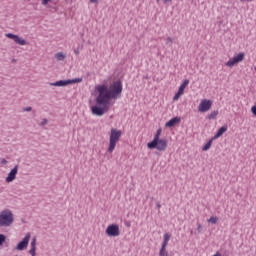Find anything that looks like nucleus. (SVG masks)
Instances as JSON below:
<instances>
[{"mask_svg": "<svg viewBox=\"0 0 256 256\" xmlns=\"http://www.w3.org/2000/svg\"><path fill=\"white\" fill-rule=\"evenodd\" d=\"M15 223V215L9 209L1 211V227H12Z\"/></svg>", "mask_w": 256, "mask_h": 256, "instance_id": "4", "label": "nucleus"}, {"mask_svg": "<svg viewBox=\"0 0 256 256\" xmlns=\"http://www.w3.org/2000/svg\"><path fill=\"white\" fill-rule=\"evenodd\" d=\"M203 231V226L201 224H197V229L195 231V235H199Z\"/></svg>", "mask_w": 256, "mask_h": 256, "instance_id": "21", "label": "nucleus"}, {"mask_svg": "<svg viewBox=\"0 0 256 256\" xmlns=\"http://www.w3.org/2000/svg\"><path fill=\"white\" fill-rule=\"evenodd\" d=\"M29 241H31V233H26L25 237L16 245L17 251H25L29 246Z\"/></svg>", "mask_w": 256, "mask_h": 256, "instance_id": "7", "label": "nucleus"}, {"mask_svg": "<svg viewBox=\"0 0 256 256\" xmlns=\"http://www.w3.org/2000/svg\"><path fill=\"white\" fill-rule=\"evenodd\" d=\"M156 207H157L158 209H161V204H160L159 202H157V203H156Z\"/></svg>", "mask_w": 256, "mask_h": 256, "instance_id": "32", "label": "nucleus"}, {"mask_svg": "<svg viewBox=\"0 0 256 256\" xmlns=\"http://www.w3.org/2000/svg\"><path fill=\"white\" fill-rule=\"evenodd\" d=\"M0 223H1V214H0Z\"/></svg>", "mask_w": 256, "mask_h": 256, "instance_id": "37", "label": "nucleus"}, {"mask_svg": "<svg viewBox=\"0 0 256 256\" xmlns=\"http://www.w3.org/2000/svg\"><path fill=\"white\" fill-rule=\"evenodd\" d=\"M254 70L256 71V66L254 67Z\"/></svg>", "mask_w": 256, "mask_h": 256, "instance_id": "38", "label": "nucleus"}, {"mask_svg": "<svg viewBox=\"0 0 256 256\" xmlns=\"http://www.w3.org/2000/svg\"><path fill=\"white\" fill-rule=\"evenodd\" d=\"M187 85H189V79H185L183 81V83L180 85L178 92L173 97L174 101H177L179 99V97H181V95H183V93H185V87H187Z\"/></svg>", "mask_w": 256, "mask_h": 256, "instance_id": "12", "label": "nucleus"}, {"mask_svg": "<svg viewBox=\"0 0 256 256\" xmlns=\"http://www.w3.org/2000/svg\"><path fill=\"white\" fill-rule=\"evenodd\" d=\"M212 106H213V101L203 99V100H201V102L198 106V111L200 113H207V111H209Z\"/></svg>", "mask_w": 256, "mask_h": 256, "instance_id": "9", "label": "nucleus"}, {"mask_svg": "<svg viewBox=\"0 0 256 256\" xmlns=\"http://www.w3.org/2000/svg\"><path fill=\"white\" fill-rule=\"evenodd\" d=\"M181 123L180 117H174L170 119L168 122H166L165 127H175V125H179Z\"/></svg>", "mask_w": 256, "mask_h": 256, "instance_id": "13", "label": "nucleus"}, {"mask_svg": "<svg viewBox=\"0 0 256 256\" xmlns=\"http://www.w3.org/2000/svg\"><path fill=\"white\" fill-rule=\"evenodd\" d=\"M215 139L211 138L202 148V151H209L211 149V145Z\"/></svg>", "mask_w": 256, "mask_h": 256, "instance_id": "17", "label": "nucleus"}, {"mask_svg": "<svg viewBox=\"0 0 256 256\" xmlns=\"http://www.w3.org/2000/svg\"><path fill=\"white\" fill-rule=\"evenodd\" d=\"M217 221H219V218L213 216L208 219V223H212L213 225H215Z\"/></svg>", "mask_w": 256, "mask_h": 256, "instance_id": "20", "label": "nucleus"}, {"mask_svg": "<svg viewBox=\"0 0 256 256\" xmlns=\"http://www.w3.org/2000/svg\"><path fill=\"white\" fill-rule=\"evenodd\" d=\"M47 123H49V120H47L46 118H44V119L41 121L40 125H41L42 127H45V125H47Z\"/></svg>", "mask_w": 256, "mask_h": 256, "instance_id": "25", "label": "nucleus"}, {"mask_svg": "<svg viewBox=\"0 0 256 256\" xmlns=\"http://www.w3.org/2000/svg\"><path fill=\"white\" fill-rule=\"evenodd\" d=\"M7 239V237L3 234H1V245H3V242Z\"/></svg>", "mask_w": 256, "mask_h": 256, "instance_id": "28", "label": "nucleus"}, {"mask_svg": "<svg viewBox=\"0 0 256 256\" xmlns=\"http://www.w3.org/2000/svg\"><path fill=\"white\" fill-rule=\"evenodd\" d=\"M159 256H169V252H167V248H161L159 251Z\"/></svg>", "mask_w": 256, "mask_h": 256, "instance_id": "19", "label": "nucleus"}, {"mask_svg": "<svg viewBox=\"0 0 256 256\" xmlns=\"http://www.w3.org/2000/svg\"><path fill=\"white\" fill-rule=\"evenodd\" d=\"M83 78H75L69 80H59L54 83H50L51 87H67V85H73V83H81Z\"/></svg>", "mask_w": 256, "mask_h": 256, "instance_id": "5", "label": "nucleus"}, {"mask_svg": "<svg viewBox=\"0 0 256 256\" xmlns=\"http://www.w3.org/2000/svg\"><path fill=\"white\" fill-rule=\"evenodd\" d=\"M169 239H171V235L169 233L164 234V242L169 243Z\"/></svg>", "mask_w": 256, "mask_h": 256, "instance_id": "23", "label": "nucleus"}, {"mask_svg": "<svg viewBox=\"0 0 256 256\" xmlns=\"http://www.w3.org/2000/svg\"><path fill=\"white\" fill-rule=\"evenodd\" d=\"M1 163H2V165H7V160H6L5 158H3V159L1 160Z\"/></svg>", "mask_w": 256, "mask_h": 256, "instance_id": "31", "label": "nucleus"}, {"mask_svg": "<svg viewBox=\"0 0 256 256\" xmlns=\"http://www.w3.org/2000/svg\"><path fill=\"white\" fill-rule=\"evenodd\" d=\"M245 59V52H240L238 55L231 58L227 63V67H235L237 63H241Z\"/></svg>", "mask_w": 256, "mask_h": 256, "instance_id": "8", "label": "nucleus"}, {"mask_svg": "<svg viewBox=\"0 0 256 256\" xmlns=\"http://www.w3.org/2000/svg\"><path fill=\"white\" fill-rule=\"evenodd\" d=\"M0 245H1V234H0Z\"/></svg>", "mask_w": 256, "mask_h": 256, "instance_id": "36", "label": "nucleus"}, {"mask_svg": "<svg viewBox=\"0 0 256 256\" xmlns=\"http://www.w3.org/2000/svg\"><path fill=\"white\" fill-rule=\"evenodd\" d=\"M5 37H8V39H12L17 45H27V41L19 35H15L13 33H7L5 34Z\"/></svg>", "mask_w": 256, "mask_h": 256, "instance_id": "10", "label": "nucleus"}, {"mask_svg": "<svg viewBox=\"0 0 256 256\" xmlns=\"http://www.w3.org/2000/svg\"><path fill=\"white\" fill-rule=\"evenodd\" d=\"M23 111L29 113L30 111H33V107L28 106V107L24 108Z\"/></svg>", "mask_w": 256, "mask_h": 256, "instance_id": "26", "label": "nucleus"}, {"mask_svg": "<svg viewBox=\"0 0 256 256\" xmlns=\"http://www.w3.org/2000/svg\"><path fill=\"white\" fill-rule=\"evenodd\" d=\"M36 250H37V248H31V249L29 250L30 255L36 256V255H37V253L35 252Z\"/></svg>", "mask_w": 256, "mask_h": 256, "instance_id": "24", "label": "nucleus"}, {"mask_svg": "<svg viewBox=\"0 0 256 256\" xmlns=\"http://www.w3.org/2000/svg\"><path fill=\"white\" fill-rule=\"evenodd\" d=\"M162 129L159 128L154 136V139L147 144L148 149H157V151H166L167 141L165 139H160Z\"/></svg>", "mask_w": 256, "mask_h": 256, "instance_id": "2", "label": "nucleus"}, {"mask_svg": "<svg viewBox=\"0 0 256 256\" xmlns=\"http://www.w3.org/2000/svg\"><path fill=\"white\" fill-rule=\"evenodd\" d=\"M166 45H169V47H171V45H173V38L168 37V38L166 39Z\"/></svg>", "mask_w": 256, "mask_h": 256, "instance_id": "22", "label": "nucleus"}, {"mask_svg": "<svg viewBox=\"0 0 256 256\" xmlns=\"http://www.w3.org/2000/svg\"><path fill=\"white\" fill-rule=\"evenodd\" d=\"M217 115H219V110H214L210 114H208L207 119L212 121L213 119L217 118Z\"/></svg>", "mask_w": 256, "mask_h": 256, "instance_id": "16", "label": "nucleus"}, {"mask_svg": "<svg viewBox=\"0 0 256 256\" xmlns=\"http://www.w3.org/2000/svg\"><path fill=\"white\" fill-rule=\"evenodd\" d=\"M227 132V126H222L220 129H218L217 133L212 137V139H219L223 135V133Z\"/></svg>", "mask_w": 256, "mask_h": 256, "instance_id": "14", "label": "nucleus"}, {"mask_svg": "<svg viewBox=\"0 0 256 256\" xmlns=\"http://www.w3.org/2000/svg\"><path fill=\"white\" fill-rule=\"evenodd\" d=\"M90 3H99V0H90Z\"/></svg>", "mask_w": 256, "mask_h": 256, "instance_id": "33", "label": "nucleus"}, {"mask_svg": "<svg viewBox=\"0 0 256 256\" xmlns=\"http://www.w3.org/2000/svg\"><path fill=\"white\" fill-rule=\"evenodd\" d=\"M159 1H161V0H156L157 3H159ZM162 1H163L164 5H167V3H171V1H173V0H162Z\"/></svg>", "mask_w": 256, "mask_h": 256, "instance_id": "27", "label": "nucleus"}, {"mask_svg": "<svg viewBox=\"0 0 256 256\" xmlns=\"http://www.w3.org/2000/svg\"><path fill=\"white\" fill-rule=\"evenodd\" d=\"M169 242L163 241L161 248L167 249V245Z\"/></svg>", "mask_w": 256, "mask_h": 256, "instance_id": "29", "label": "nucleus"}, {"mask_svg": "<svg viewBox=\"0 0 256 256\" xmlns=\"http://www.w3.org/2000/svg\"><path fill=\"white\" fill-rule=\"evenodd\" d=\"M96 91L98 92V96L96 97V105L91 107L92 115L103 117L105 113L109 112V102L111 99L121 97L123 84L121 80H117L110 87H107L105 84L96 86Z\"/></svg>", "mask_w": 256, "mask_h": 256, "instance_id": "1", "label": "nucleus"}, {"mask_svg": "<svg viewBox=\"0 0 256 256\" xmlns=\"http://www.w3.org/2000/svg\"><path fill=\"white\" fill-rule=\"evenodd\" d=\"M74 53H75L76 55H79V51H77V50H75Z\"/></svg>", "mask_w": 256, "mask_h": 256, "instance_id": "34", "label": "nucleus"}, {"mask_svg": "<svg viewBox=\"0 0 256 256\" xmlns=\"http://www.w3.org/2000/svg\"><path fill=\"white\" fill-rule=\"evenodd\" d=\"M31 249H37V237H33L31 241Z\"/></svg>", "mask_w": 256, "mask_h": 256, "instance_id": "18", "label": "nucleus"}, {"mask_svg": "<svg viewBox=\"0 0 256 256\" xmlns=\"http://www.w3.org/2000/svg\"><path fill=\"white\" fill-rule=\"evenodd\" d=\"M19 172V165L14 166V168L8 173L6 177V183H13L17 179V173Z\"/></svg>", "mask_w": 256, "mask_h": 256, "instance_id": "11", "label": "nucleus"}, {"mask_svg": "<svg viewBox=\"0 0 256 256\" xmlns=\"http://www.w3.org/2000/svg\"><path fill=\"white\" fill-rule=\"evenodd\" d=\"M55 59L57 61H65V59H67V55H65L63 52H58L55 54Z\"/></svg>", "mask_w": 256, "mask_h": 256, "instance_id": "15", "label": "nucleus"}, {"mask_svg": "<svg viewBox=\"0 0 256 256\" xmlns=\"http://www.w3.org/2000/svg\"><path fill=\"white\" fill-rule=\"evenodd\" d=\"M121 135H123L121 130H117L115 128L111 129L108 153H113V151H115V147H117V143L119 142V139H121Z\"/></svg>", "mask_w": 256, "mask_h": 256, "instance_id": "3", "label": "nucleus"}, {"mask_svg": "<svg viewBox=\"0 0 256 256\" xmlns=\"http://www.w3.org/2000/svg\"><path fill=\"white\" fill-rule=\"evenodd\" d=\"M106 235L108 237H119L121 235V232L119 231V225L117 224H110L105 231Z\"/></svg>", "mask_w": 256, "mask_h": 256, "instance_id": "6", "label": "nucleus"}, {"mask_svg": "<svg viewBox=\"0 0 256 256\" xmlns=\"http://www.w3.org/2000/svg\"><path fill=\"white\" fill-rule=\"evenodd\" d=\"M241 2H243V1H248V2H251V1H253V0H240Z\"/></svg>", "mask_w": 256, "mask_h": 256, "instance_id": "35", "label": "nucleus"}, {"mask_svg": "<svg viewBox=\"0 0 256 256\" xmlns=\"http://www.w3.org/2000/svg\"><path fill=\"white\" fill-rule=\"evenodd\" d=\"M49 1H52V0H42V5H48Z\"/></svg>", "mask_w": 256, "mask_h": 256, "instance_id": "30", "label": "nucleus"}]
</instances>
